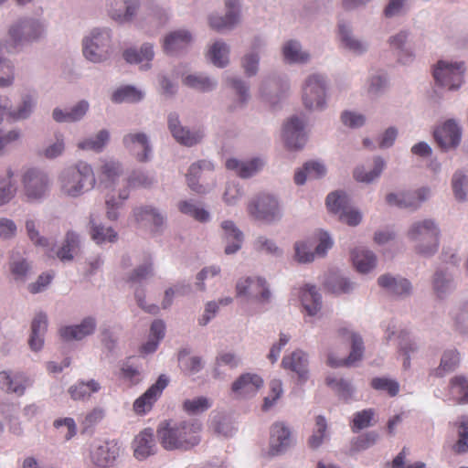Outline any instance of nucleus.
<instances>
[{
    "mask_svg": "<svg viewBox=\"0 0 468 468\" xmlns=\"http://www.w3.org/2000/svg\"><path fill=\"white\" fill-rule=\"evenodd\" d=\"M167 127L173 138L184 146L192 147L199 144L205 137L203 129H189L182 125L179 114L176 112L168 113Z\"/></svg>",
    "mask_w": 468,
    "mask_h": 468,
    "instance_id": "nucleus-11",
    "label": "nucleus"
},
{
    "mask_svg": "<svg viewBox=\"0 0 468 468\" xmlns=\"http://www.w3.org/2000/svg\"><path fill=\"white\" fill-rule=\"evenodd\" d=\"M452 187L454 197L460 202L465 201L468 197V175L457 170L452 178Z\"/></svg>",
    "mask_w": 468,
    "mask_h": 468,
    "instance_id": "nucleus-61",
    "label": "nucleus"
},
{
    "mask_svg": "<svg viewBox=\"0 0 468 468\" xmlns=\"http://www.w3.org/2000/svg\"><path fill=\"white\" fill-rule=\"evenodd\" d=\"M188 349H182L178 353V362L182 371L187 376H194L203 369V361L201 356H189Z\"/></svg>",
    "mask_w": 468,
    "mask_h": 468,
    "instance_id": "nucleus-52",
    "label": "nucleus"
},
{
    "mask_svg": "<svg viewBox=\"0 0 468 468\" xmlns=\"http://www.w3.org/2000/svg\"><path fill=\"white\" fill-rule=\"evenodd\" d=\"M48 22L42 17L24 16L15 19L7 28L5 49L8 52L36 43L47 36Z\"/></svg>",
    "mask_w": 468,
    "mask_h": 468,
    "instance_id": "nucleus-2",
    "label": "nucleus"
},
{
    "mask_svg": "<svg viewBox=\"0 0 468 468\" xmlns=\"http://www.w3.org/2000/svg\"><path fill=\"white\" fill-rule=\"evenodd\" d=\"M120 451L115 441L95 442L90 448V461L93 468H117Z\"/></svg>",
    "mask_w": 468,
    "mask_h": 468,
    "instance_id": "nucleus-10",
    "label": "nucleus"
},
{
    "mask_svg": "<svg viewBox=\"0 0 468 468\" xmlns=\"http://www.w3.org/2000/svg\"><path fill=\"white\" fill-rule=\"evenodd\" d=\"M97 168L98 180L101 186L113 188L123 173L122 164L113 157H102Z\"/></svg>",
    "mask_w": 468,
    "mask_h": 468,
    "instance_id": "nucleus-18",
    "label": "nucleus"
},
{
    "mask_svg": "<svg viewBox=\"0 0 468 468\" xmlns=\"http://www.w3.org/2000/svg\"><path fill=\"white\" fill-rule=\"evenodd\" d=\"M441 235L438 222L431 218L413 221L406 233L416 253L426 258L432 257L439 250Z\"/></svg>",
    "mask_w": 468,
    "mask_h": 468,
    "instance_id": "nucleus-4",
    "label": "nucleus"
},
{
    "mask_svg": "<svg viewBox=\"0 0 468 468\" xmlns=\"http://www.w3.org/2000/svg\"><path fill=\"white\" fill-rule=\"evenodd\" d=\"M154 56V47L152 44L144 43L138 50L131 48L123 52L124 59L131 64H141L142 70H147L151 68V61Z\"/></svg>",
    "mask_w": 468,
    "mask_h": 468,
    "instance_id": "nucleus-35",
    "label": "nucleus"
},
{
    "mask_svg": "<svg viewBox=\"0 0 468 468\" xmlns=\"http://www.w3.org/2000/svg\"><path fill=\"white\" fill-rule=\"evenodd\" d=\"M370 386L377 391L387 393L389 397H395L399 392V383L388 377L373 378Z\"/></svg>",
    "mask_w": 468,
    "mask_h": 468,
    "instance_id": "nucleus-62",
    "label": "nucleus"
},
{
    "mask_svg": "<svg viewBox=\"0 0 468 468\" xmlns=\"http://www.w3.org/2000/svg\"><path fill=\"white\" fill-rule=\"evenodd\" d=\"M101 384L95 379L78 381L69 388L72 399L80 400L90 398L93 393L101 390Z\"/></svg>",
    "mask_w": 468,
    "mask_h": 468,
    "instance_id": "nucleus-50",
    "label": "nucleus"
},
{
    "mask_svg": "<svg viewBox=\"0 0 468 468\" xmlns=\"http://www.w3.org/2000/svg\"><path fill=\"white\" fill-rule=\"evenodd\" d=\"M202 423L197 420H165L157 428L161 446L166 451L187 452L201 441Z\"/></svg>",
    "mask_w": 468,
    "mask_h": 468,
    "instance_id": "nucleus-1",
    "label": "nucleus"
},
{
    "mask_svg": "<svg viewBox=\"0 0 468 468\" xmlns=\"http://www.w3.org/2000/svg\"><path fill=\"white\" fill-rule=\"evenodd\" d=\"M282 56L289 64H303L309 61L310 54L302 48L297 40H288L282 46Z\"/></svg>",
    "mask_w": 468,
    "mask_h": 468,
    "instance_id": "nucleus-44",
    "label": "nucleus"
},
{
    "mask_svg": "<svg viewBox=\"0 0 468 468\" xmlns=\"http://www.w3.org/2000/svg\"><path fill=\"white\" fill-rule=\"evenodd\" d=\"M339 334L343 336L348 335L351 343V350L347 357L345 358L346 367H353L362 360L365 353V346L362 336L353 331L346 328L340 329Z\"/></svg>",
    "mask_w": 468,
    "mask_h": 468,
    "instance_id": "nucleus-41",
    "label": "nucleus"
},
{
    "mask_svg": "<svg viewBox=\"0 0 468 468\" xmlns=\"http://www.w3.org/2000/svg\"><path fill=\"white\" fill-rule=\"evenodd\" d=\"M96 182L92 166L84 161L64 168L58 176V185L61 194L73 198L93 189Z\"/></svg>",
    "mask_w": 468,
    "mask_h": 468,
    "instance_id": "nucleus-3",
    "label": "nucleus"
},
{
    "mask_svg": "<svg viewBox=\"0 0 468 468\" xmlns=\"http://www.w3.org/2000/svg\"><path fill=\"white\" fill-rule=\"evenodd\" d=\"M337 27L339 43L342 48L356 56H361L367 51L368 43L356 37L350 25L339 22Z\"/></svg>",
    "mask_w": 468,
    "mask_h": 468,
    "instance_id": "nucleus-24",
    "label": "nucleus"
},
{
    "mask_svg": "<svg viewBox=\"0 0 468 468\" xmlns=\"http://www.w3.org/2000/svg\"><path fill=\"white\" fill-rule=\"evenodd\" d=\"M123 147L140 163L149 162L153 157L150 137L144 132H131L122 137Z\"/></svg>",
    "mask_w": 468,
    "mask_h": 468,
    "instance_id": "nucleus-15",
    "label": "nucleus"
},
{
    "mask_svg": "<svg viewBox=\"0 0 468 468\" xmlns=\"http://www.w3.org/2000/svg\"><path fill=\"white\" fill-rule=\"evenodd\" d=\"M378 285L388 293L398 298H407L412 294L411 282L401 276H394L389 273L380 275L378 279Z\"/></svg>",
    "mask_w": 468,
    "mask_h": 468,
    "instance_id": "nucleus-22",
    "label": "nucleus"
},
{
    "mask_svg": "<svg viewBox=\"0 0 468 468\" xmlns=\"http://www.w3.org/2000/svg\"><path fill=\"white\" fill-rule=\"evenodd\" d=\"M434 138L444 150L456 148L462 139V127L454 119H449L434 131Z\"/></svg>",
    "mask_w": 468,
    "mask_h": 468,
    "instance_id": "nucleus-17",
    "label": "nucleus"
},
{
    "mask_svg": "<svg viewBox=\"0 0 468 468\" xmlns=\"http://www.w3.org/2000/svg\"><path fill=\"white\" fill-rule=\"evenodd\" d=\"M139 5V0H115L109 14L118 23L131 22L136 16Z\"/></svg>",
    "mask_w": 468,
    "mask_h": 468,
    "instance_id": "nucleus-32",
    "label": "nucleus"
},
{
    "mask_svg": "<svg viewBox=\"0 0 468 468\" xmlns=\"http://www.w3.org/2000/svg\"><path fill=\"white\" fill-rule=\"evenodd\" d=\"M410 32L402 29L389 37L388 42L392 50L396 51L399 61L402 64H409L414 59V52L409 46Z\"/></svg>",
    "mask_w": 468,
    "mask_h": 468,
    "instance_id": "nucleus-28",
    "label": "nucleus"
},
{
    "mask_svg": "<svg viewBox=\"0 0 468 468\" xmlns=\"http://www.w3.org/2000/svg\"><path fill=\"white\" fill-rule=\"evenodd\" d=\"M386 166L385 160L380 156L374 158V167L370 170H366L364 167H357L354 171V177L356 181L362 183H372L378 179Z\"/></svg>",
    "mask_w": 468,
    "mask_h": 468,
    "instance_id": "nucleus-53",
    "label": "nucleus"
},
{
    "mask_svg": "<svg viewBox=\"0 0 468 468\" xmlns=\"http://www.w3.org/2000/svg\"><path fill=\"white\" fill-rule=\"evenodd\" d=\"M460 363V355L456 349L445 350L442 354L441 364L436 369L438 376L453 371Z\"/></svg>",
    "mask_w": 468,
    "mask_h": 468,
    "instance_id": "nucleus-64",
    "label": "nucleus"
},
{
    "mask_svg": "<svg viewBox=\"0 0 468 468\" xmlns=\"http://www.w3.org/2000/svg\"><path fill=\"white\" fill-rule=\"evenodd\" d=\"M292 443L290 429L283 422H275L271 428L270 452L272 455L285 452Z\"/></svg>",
    "mask_w": 468,
    "mask_h": 468,
    "instance_id": "nucleus-27",
    "label": "nucleus"
},
{
    "mask_svg": "<svg viewBox=\"0 0 468 468\" xmlns=\"http://www.w3.org/2000/svg\"><path fill=\"white\" fill-rule=\"evenodd\" d=\"M465 64L463 61L439 60L432 69L435 83L449 90H456L463 83Z\"/></svg>",
    "mask_w": 468,
    "mask_h": 468,
    "instance_id": "nucleus-8",
    "label": "nucleus"
},
{
    "mask_svg": "<svg viewBox=\"0 0 468 468\" xmlns=\"http://www.w3.org/2000/svg\"><path fill=\"white\" fill-rule=\"evenodd\" d=\"M282 366L285 369L295 372L303 382L308 378V357L302 350H295L291 355L285 356L282 360Z\"/></svg>",
    "mask_w": 468,
    "mask_h": 468,
    "instance_id": "nucleus-36",
    "label": "nucleus"
},
{
    "mask_svg": "<svg viewBox=\"0 0 468 468\" xmlns=\"http://www.w3.org/2000/svg\"><path fill=\"white\" fill-rule=\"evenodd\" d=\"M351 258L356 271L360 273H367L377 264L375 253L364 247H358L352 250Z\"/></svg>",
    "mask_w": 468,
    "mask_h": 468,
    "instance_id": "nucleus-43",
    "label": "nucleus"
},
{
    "mask_svg": "<svg viewBox=\"0 0 468 468\" xmlns=\"http://www.w3.org/2000/svg\"><path fill=\"white\" fill-rule=\"evenodd\" d=\"M210 428L215 433L224 437H232L237 431L232 420L222 413H215L211 416Z\"/></svg>",
    "mask_w": 468,
    "mask_h": 468,
    "instance_id": "nucleus-56",
    "label": "nucleus"
},
{
    "mask_svg": "<svg viewBox=\"0 0 468 468\" xmlns=\"http://www.w3.org/2000/svg\"><path fill=\"white\" fill-rule=\"evenodd\" d=\"M37 103V96L35 92L26 91L21 94L20 101L16 107L11 105L9 118L14 121L28 119L34 112Z\"/></svg>",
    "mask_w": 468,
    "mask_h": 468,
    "instance_id": "nucleus-34",
    "label": "nucleus"
},
{
    "mask_svg": "<svg viewBox=\"0 0 468 468\" xmlns=\"http://www.w3.org/2000/svg\"><path fill=\"white\" fill-rule=\"evenodd\" d=\"M90 235L91 239L98 245L105 243H114L118 239V233L112 227H106L104 224L95 220L91 215L90 218Z\"/></svg>",
    "mask_w": 468,
    "mask_h": 468,
    "instance_id": "nucleus-40",
    "label": "nucleus"
},
{
    "mask_svg": "<svg viewBox=\"0 0 468 468\" xmlns=\"http://www.w3.org/2000/svg\"><path fill=\"white\" fill-rule=\"evenodd\" d=\"M303 308L310 316H314L322 308V296L314 285L306 284L300 292Z\"/></svg>",
    "mask_w": 468,
    "mask_h": 468,
    "instance_id": "nucleus-42",
    "label": "nucleus"
},
{
    "mask_svg": "<svg viewBox=\"0 0 468 468\" xmlns=\"http://www.w3.org/2000/svg\"><path fill=\"white\" fill-rule=\"evenodd\" d=\"M227 12L224 16L212 14L209 16V25L217 31L232 29L240 19V0H225Z\"/></svg>",
    "mask_w": 468,
    "mask_h": 468,
    "instance_id": "nucleus-19",
    "label": "nucleus"
},
{
    "mask_svg": "<svg viewBox=\"0 0 468 468\" xmlns=\"http://www.w3.org/2000/svg\"><path fill=\"white\" fill-rule=\"evenodd\" d=\"M453 326L463 335H468V300L453 307L450 313Z\"/></svg>",
    "mask_w": 468,
    "mask_h": 468,
    "instance_id": "nucleus-55",
    "label": "nucleus"
},
{
    "mask_svg": "<svg viewBox=\"0 0 468 468\" xmlns=\"http://www.w3.org/2000/svg\"><path fill=\"white\" fill-rule=\"evenodd\" d=\"M133 217L136 223L149 228L153 234H162L166 226V214L152 205L134 207Z\"/></svg>",
    "mask_w": 468,
    "mask_h": 468,
    "instance_id": "nucleus-13",
    "label": "nucleus"
},
{
    "mask_svg": "<svg viewBox=\"0 0 468 468\" xmlns=\"http://www.w3.org/2000/svg\"><path fill=\"white\" fill-rule=\"evenodd\" d=\"M178 210L195 220L205 223L209 221L210 214L204 207H200L194 199L182 200L177 204Z\"/></svg>",
    "mask_w": 468,
    "mask_h": 468,
    "instance_id": "nucleus-51",
    "label": "nucleus"
},
{
    "mask_svg": "<svg viewBox=\"0 0 468 468\" xmlns=\"http://www.w3.org/2000/svg\"><path fill=\"white\" fill-rule=\"evenodd\" d=\"M223 231V239L226 242L225 253L227 255L235 254L242 246L244 236L242 231L236 226L232 220H224L221 223Z\"/></svg>",
    "mask_w": 468,
    "mask_h": 468,
    "instance_id": "nucleus-30",
    "label": "nucleus"
},
{
    "mask_svg": "<svg viewBox=\"0 0 468 468\" xmlns=\"http://www.w3.org/2000/svg\"><path fill=\"white\" fill-rule=\"evenodd\" d=\"M167 385L168 378L165 375L159 376L156 382L134 400L133 410L135 413L144 415L149 412Z\"/></svg>",
    "mask_w": 468,
    "mask_h": 468,
    "instance_id": "nucleus-20",
    "label": "nucleus"
},
{
    "mask_svg": "<svg viewBox=\"0 0 468 468\" xmlns=\"http://www.w3.org/2000/svg\"><path fill=\"white\" fill-rule=\"evenodd\" d=\"M316 253L311 239L299 240L294 244V259L299 263H309L314 261Z\"/></svg>",
    "mask_w": 468,
    "mask_h": 468,
    "instance_id": "nucleus-59",
    "label": "nucleus"
},
{
    "mask_svg": "<svg viewBox=\"0 0 468 468\" xmlns=\"http://www.w3.org/2000/svg\"><path fill=\"white\" fill-rule=\"evenodd\" d=\"M193 40L192 34L186 29L170 32L164 39L163 48L165 53L176 55L187 48Z\"/></svg>",
    "mask_w": 468,
    "mask_h": 468,
    "instance_id": "nucleus-33",
    "label": "nucleus"
},
{
    "mask_svg": "<svg viewBox=\"0 0 468 468\" xmlns=\"http://www.w3.org/2000/svg\"><path fill=\"white\" fill-rule=\"evenodd\" d=\"M27 388V379L23 374L10 371L0 372V389L7 393L22 396Z\"/></svg>",
    "mask_w": 468,
    "mask_h": 468,
    "instance_id": "nucleus-38",
    "label": "nucleus"
},
{
    "mask_svg": "<svg viewBox=\"0 0 468 468\" xmlns=\"http://www.w3.org/2000/svg\"><path fill=\"white\" fill-rule=\"evenodd\" d=\"M325 382L326 385L331 388L340 399L344 400L350 399L355 393V388L352 385V382L344 378L327 376Z\"/></svg>",
    "mask_w": 468,
    "mask_h": 468,
    "instance_id": "nucleus-54",
    "label": "nucleus"
},
{
    "mask_svg": "<svg viewBox=\"0 0 468 468\" xmlns=\"http://www.w3.org/2000/svg\"><path fill=\"white\" fill-rule=\"evenodd\" d=\"M48 315L44 312H38L35 314L31 323V334L28 344L33 351L42 349L45 342V335L48 330Z\"/></svg>",
    "mask_w": 468,
    "mask_h": 468,
    "instance_id": "nucleus-31",
    "label": "nucleus"
},
{
    "mask_svg": "<svg viewBox=\"0 0 468 468\" xmlns=\"http://www.w3.org/2000/svg\"><path fill=\"white\" fill-rule=\"evenodd\" d=\"M265 165L262 158L255 157L248 161L229 158L226 161L228 170L235 172L241 178H249L261 171Z\"/></svg>",
    "mask_w": 468,
    "mask_h": 468,
    "instance_id": "nucleus-29",
    "label": "nucleus"
},
{
    "mask_svg": "<svg viewBox=\"0 0 468 468\" xmlns=\"http://www.w3.org/2000/svg\"><path fill=\"white\" fill-rule=\"evenodd\" d=\"M81 246V239L74 230L67 231L62 245L57 250V257L63 262L71 261Z\"/></svg>",
    "mask_w": 468,
    "mask_h": 468,
    "instance_id": "nucleus-39",
    "label": "nucleus"
},
{
    "mask_svg": "<svg viewBox=\"0 0 468 468\" xmlns=\"http://www.w3.org/2000/svg\"><path fill=\"white\" fill-rule=\"evenodd\" d=\"M23 193L27 201L40 203L49 194L51 181L47 172L40 168H27L21 176Z\"/></svg>",
    "mask_w": 468,
    "mask_h": 468,
    "instance_id": "nucleus-7",
    "label": "nucleus"
},
{
    "mask_svg": "<svg viewBox=\"0 0 468 468\" xmlns=\"http://www.w3.org/2000/svg\"><path fill=\"white\" fill-rule=\"evenodd\" d=\"M450 391L452 398L460 404H468V378L456 376L450 381Z\"/></svg>",
    "mask_w": 468,
    "mask_h": 468,
    "instance_id": "nucleus-58",
    "label": "nucleus"
},
{
    "mask_svg": "<svg viewBox=\"0 0 468 468\" xmlns=\"http://www.w3.org/2000/svg\"><path fill=\"white\" fill-rule=\"evenodd\" d=\"M236 292L239 297L254 299L261 303H269L271 296L266 280L260 276L240 278L237 282Z\"/></svg>",
    "mask_w": 468,
    "mask_h": 468,
    "instance_id": "nucleus-12",
    "label": "nucleus"
},
{
    "mask_svg": "<svg viewBox=\"0 0 468 468\" xmlns=\"http://www.w3.org/2000/svg\"><path fill=\"white\" fill-rule=\"evenodd\" d=\"M110 132L107 129H102L98 132L94 136L84 138L77 144L78 148L82 151H92L101 153L110 141Z\"/></svg>",
    "mask_w": 468,
    "mask_h": 468,
    "instance_id": "nucleus-49",
    "label": "nucleus"
},
{
    "mask_svg": "<svg viewBox=\"0 0 468 468\" xmlns=\"http://www.w3.org/2000/svg\"><path fill=\"white\" fill-rule=\"evenodd\" d=\"M214 169V165L210 161L201 160L197 163L192 164L186 174V181L188 186L195 192L199 194L206 193L205 187L202 185L198 184V179L201 176L202 171L207 170L212 171Z\"/></svg>",
    "mask_w": 468,
    "mask_h": 468,
    "instance_id": "nucleus-45",
    "label": "nucleus"
},
{
    "mask_svg": "<svg viewBox=\"0 0 468 468\" xmlns=\"http://www.w3.org/2000/svg\"><path fill=\"white\" fill-rule=\"evenodd\" d=\"M97 322L94 317H85L79 324L61 326L58 330L59 336L66 342L80 341L91 335L96 329Z\"/></svg>",
    "mask_w": 468,
    "mask_h": 468,
    "instance_id": "nucleus-25",
    "label": "nucleus"
},
{
    "mask_svg": "<svg viewBox=\"0 0 468 468\" xmlns=\"http://www.w3.org/2000/svg\"><path fill=\"white\" fill-rule=\"evenodd\" d=\"M82 51L86 59L92 63L106 61L112 51V30L94 28L82 40Z\"/></svg>",
    "mask_w": 468,
    "mask_h": 468,
    "instance_id": "nucleus-5",
    "label": "nucleus"
},
{
    "mask_svg": "<svg viewBox=\"0 0 468 468\" xmlns=\"http://www.w3.org/2000/svg\"><path fill=\"white\" fill-rule=\"evenodd\" d=\"M212 404L210 399L200 396L186 399L182 407L188 415H198L209 410Z\"/></svg>",
    "mask_w": 468,
    "mask_h": 468,
    "instance_id": "nucleus-60",
    "label": "nucleus"
},
{
    "mask_svg": "<svg viewBox=\"0 0 468 468\" xmlns=\"http://www.w3.org/2000/svg\"><path fill=\"white\" fill-rule=\"evenodd\" d=\"M266 42L261 37H255L250 46V49L242 56L240 66L247 77H254L260 69L261 53L264 49Z\"/></svg>",
    "mask_w": 468,
    "mask_h": 468,
    "instance_id": "nucleus-23",
    "label": "nucleus"
},
{
    "mask_svg": "<svg viewBox=\"0 0 468 468\" xmlns=\"http://www.w3.org/2000/svg\"><path fill=\"white\" fill-rule=\"evenodd\" d=\"M431 188L422 186L416 190L389 193L386 197V201L390 206L409 208L414 211L419 209L420 206L431 197Z\"/></svg>",
    "mask_w": 468,
    "mask_h": 468,
    "instance_id": "nucleus-16",
    "label": "nucleus"
},
{
    "mask_svg": "<svg viewBox=\"0 0 468 468\" xmlns=\"http://www.w3.org/2000/svg\"><path fill=\"white\" fill-rule=\"evenodd\" d=\"M143 98L144 92L131 85L121 87L112 94V101L114 103L138 102Z\"/></svg>",
    "mask_w": 468,
    "mask_h": 468,
    "instance_id": "nucleus-57",
    "label": "nucleus"
},
{
    "mask_svg": "<svg viewBox=\"0 0 468 468\" xmlns=\"http://www.w3.org/2000/svg\"><path fill=\"white\" fill-rule=\"evenodd\" d=\"M327 80L322 74L314 73L309 75L303 84L302 90V101L304 108L310 112H324L327 103Z\"/></svg>",
    "mask_w": 468,
    "mask_h": 468,
    "instance_id": "nucleus-6",
    "label": "nucleus"
},
{
    "mask_svg": "<svg viewBox=\"0 0 468 468\" xmlns=\"http://www.w3.org/2000/svg\"><path fill=\"white\" fill-rule=\"evenodd\" d=\"M183 84L201 92H209L216 89L218 82L203 73H193L184 77Z\"/></svg>",
    "mask_w": 468,
    "mask_h": 468,
    "instance_id": "nucleus-48",
    "label": "nucleus"
},
{
    "mask_svg": "<svg viewBox=\"0 0 468 468\" xmlns=\"http://www.w3.org/2000/svg\"><path fill=\"white\" fill-rule=\"evenodd\" d=\"M229 46L223 40L215 41L207 51V58L218 68H225L229 63Z\"/></svg>",
    "mask_w": 468,
    "mask_h": 468,
    "instance_id": "nucleus-46",
    "label": "nucleus"
},
{
    "mask_svg": "<svg viewBox=\"0 0 468 468\" xmlns=\"http://www.w3.org/2000/svg\"><path fill=\"white\" fill-rule=\"evenodd\" d=\"M388 76L384 72H376L371 74L367 81V92L370 96H378L383 93L388 87Z\"/></svg>",
    "mask_w": 468,
    "mask_h": 468,
    "instance_id": "nucleus-63",
    "label": "nucleus"
},
{
    "mask_svg": "<svg viewBox=\"0 0 468 468\" xmlns=\"http://www.w3.org/2000/svg\"><path fill=\"white\" fill-rule=\"evenodd\" d=\"M248 211L255 219L268 224L282 218V208L278 198L272 195L261 194L248 206Z\"/></svg>",
    "mask_w": 468,
    "mask_h": 468,
    "instance_id": "nucleus-9",
    "label": "nucleus"
},
{
    "mask_svg": "<svg viewBox=\"0 0 468 468\" xmlns=\"http://www.w3.org/2000/svg\"><path fill=\"white\" fill-rule=\"evenodd\" d=\"M431 284L434 293L440 299L446 298L456 287L452 274L442 269H439L434 272Z\"/></svg>",
    "mask_w": 468,
    "mask_h": 468,
    "instance_id": "nucleus-37",
    "label": "nucleus"
},
{
    "mask_svg": "<svg viewBox=\"0 0 468 468\" xmlns=\"http://www.w3.org/2000/svg\"><path fill=\"white\" fill-rule=\"evenodd\" d=\"M132 447L133 449V456L138 461H144L155 454L157 446L153 430L147 428L140 431L134 437Z\"/></svg>",
    "mask_w": 468,
    "mask_h": 468,
    "instance_id": "nucleus-26",
    "label": "nucleus"
},
{
    "mask_svg": "<svg viewBox=\"0 0 468 468\" xmlns=\"http://www.w3.org/2000/svg\"><path fill=\"white\" fill-rule=\"evenodd\" d=\"M154 276V260L151 254L144 255L143 262L139 264L128 276V282L133 285L141 284L148 278Z\"/></svg>",
    "mask_w": 468,
    "mask_h": 468,
    "instance_id": "nucleus-47",
    "label": "nucleus"
},
{
    "mask_svg": "<svg viewBox=\"0 0 468 468\" xmlns=\"http://www.w3.org/2000/svg\"><path fill=\"white\" fill-rule=\"evenodd\" d=\"M263 386V379L254 373L241 374L231 385V391L238 399H249L256 395Z\"/></svg>",
    "mask_w": 468,
    "mask_h": 468,
    "instance_id": "nucleus-21",
    "label": "nucleus"
},
{
    "mask_svg": "<svg viewBox=\"0 0 468 468\" xmlns=\"http://www.w3.org/2000/svg\"><path fill=\"white\" fill-rule=\"evenodd\" d=\"M307 138L303 118L293 115L284 122L282 140L288 150H302L307 143Z\"/></svg>",
    "mask_w": 468,
    "mask_h": 468,
    "instance_id": "nucleus-14",
    "label": "nucleus"
}]
</instances>
